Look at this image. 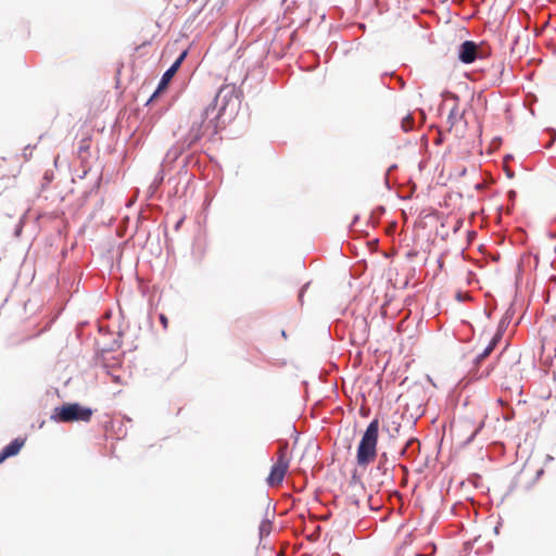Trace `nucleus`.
<instances>
[{
	"label": "nucleus",
	"mask_w": 556,
	"mask_h": 556,
	"mask_svg": "<svg viewBox=\"0 0 556 556\" xmlns=\"http://www.w3.org/2000/svg\"><path fill=\"white\" fill-rule=\"evenodd\" d=\"M242 85L243 79L239 86L236 83L223 85L200 115L193 116L188 132L177 140L186 152L195 148L205 136L213 140L220 129L237 117L242 103Z\"/></svg>",
	"instance_id": "obj_1"
},
{
	"label": "nucleus",
	"mask_w": 556,
	"mask_h": 556,
	"mask_svg": "<svg viewBox=\"0 0 556 556\" xmlns=\"http://www.w3.org/2000/svg\"><path fill=\"white\" fill-rule=\"evenodd\" d=\"M378 434H379V420L377 418L372 419L359 443L357 446L356 459L357 464L361 467H366L368 464L374 462L377 456V443H378Z\"/></svg>",
	"instance_id": "obj_2"
},
{
	"label": "nucleus",
	"mask_w": 556,
	"mask_h": 556,
	"mask_svg": "<svg viewBox=\"0 0 556 556\" xmlns=\"http://www.w3.org/2000/svg\"><path fill=\"white\" fill-rule=\"evenodd\" d=\"M93 415L91 407L84 406L78 402H67L54 407L50 420L58 424H70L75 421L88 422Z\"/></svg>",
	"instance_id": "obj_3"
},
{
	"label": "nucleus",
	"mask_w": 556,
	"mask_h": 556,
	"mask_svg": "<svg viewBox=\"0 0 556 556\" xmlns=\"http://www.w3.org/2000/svg\"><path fill=\"white\" fill-rule=\"evenodd\" d=\"M491 49L484 42L477 43L472 40H465L458 47V59L464 64H471L476 60L486 59Z\"/></svg>",
	"instance_id": "obj_4"
},
{
	"label": "nucleus",
	"mask_w": 556,
	"mask_h": 556,
	"mask_svg": "<svg viewBox=\"0 0 556 556\" xmlns=\"http://www.w3.org/2000/svg\"><path fill=\"white\" fill-rule=\"evenodd\" d=\"M122 336H123V332L119 331L117 334V338H115L112 342H110L109 344H106L104 346H100L99 342L97 340L94 341V354L92 357L94 365H100L104 369H109V367L111 366V361H115L118 364H121L119 359H116L115 357L110 358V357H108V354L121 349L122 343H123Z\"/></svg>",
	"instance_id": "obj_5"
},
{
	"label": "nucleus",
	"mask_w": 556,
	"mask_h": 556,
	"mask_svg": "<svg viewBox=\"0 0 556 556\" xmlns=\"http://www.w3.org/2000/svg\"><path fill=\"white\" fill-rule=\"evenodd\" d=\"M289 468V458L287 456V452L285 447H279L277 460L271 466L268 477L266 478V482L269 486L274 488L283 481V478Z\"/></svg>",
	"instance_id": "obj_6"
},
{
	"label": "nucleus",
	"mask_w": 556,
	"mask_h": 556,
	"mask_svg": "<svg viewBox=\"0 0 556 556\" xmlns=\"http://www.w3.org/2000/svg\"><path fill=\"white\" fill-rule=\"evenodd\" d=\"M275 507H271L270 500L268 497L265 498V507L264 515L258 526V536L260 541L264 538H267L273 530V521L275 519Z\"/></svg>",
	"instance_id": "obj_7"
},
{
	"label": "nucleus",
	"mask_w": 556,
	"mask_h": 556,
	"mask_svg": "<svg viewBox=\"0 0 556 556\" xmlns=\"http://www.w3.org/2000/svg\"><path fill=\"white\" fill-rule=\"evenodd\" d=\"M186 151L176 142L173 144L167 152L165 153L161 167L170 170L175 164V162L184 154Z\"/></svg>",
	"instance_id": "obj_8"
},
{
	"label": "nucleus",
	"mask_w": 556,
	"mask_h": 556,
	"mask_svg": "<svg viewBox=\"0 0 556 556\" xmlns=\"http://www.w3.org/2000/svg\"><path fill=\"white\" fill-rule=\"evenodd\" d=\"M206 155L202 156L197 152H190L184 156L187 165L190 168V172L199 173L202 179H206L203 176V162L205 161Z\"/></svg>",
	"instance_id": "obj_9"
},
{
	"label": "nucleus",
	"mask_w": 556,
	"mask_h": 556,
	"mask_svg": "<svg viewBox=\"0 0 556 556\" xmlns=\"http://www.w3.org/2000/svg\"><path fill=\"white\" fill-rule=\"evenodd\" d=\"M502 337L503 336H501V332L495 333L493 336V338L491 339L489 344L484 348V350L476 356V358L473 361L475 366H479L493 352V350L496 348L498 342L502 340Z\"/></svg>",
	"instance_id": "obj_10"
},
{
	"label": "nucleus",
	"mask_w": 556,
	"mask_h": 556,
	"mask_svg": "<svg viewBox=\"0 0 556 556\" xmlns=\"http://www.w3.org/2000/svg\"><path fill=\"white\" fill-rule=\"evenodd\" d=\"M25 442L26 438L17 437L13 439L9 444H7L1 451L3 452L7 458L16 456L25 445Z\"/></svg>",
	"instance_id": "obj_11"
},
{
	"label": "nucleus",
	"mask_w": 556,
	"mask_h": 556,
	"mask_svg": "<svg viewBox=\"0 0 556 556\" xmlns=\"http://www.w3.org/2000/svg\"><path fill=\"white\" fill-rule=\"evenodd\" d=\"M179 71V64H172L162 75L159 81V89H165L175 74Z\"/></svg>",
	"instance_id": "obj_12"
},
{
	"label": "nucleus",
	"mask_w": 556,
	"mask_h": 556,
	"mask_svg": "<svg viewBox=\"0 0 556 556\" xmlns=\"http://www.w3.org/2000/svg\"><path fill=\"white\" fill-rule=\"evenodd\" d=\"M190 173L191 172H190L189 166L187 165L186 161L182 159V162H181L178 173H177L178 180H177L176 186L173 191L174 195L179 194V185L182 182L184 178H186L190 175Z\"/></svg>",
	"instance_id": "obj_13"
},
{
	"label": "nucleus",
	"mask_w": 556,
	"mask_h": 556,
	"mask_svg": "<svg viewBox=\"0 0 556 556\" xmlns=\"http://www.w3.org/2000/svg\"><path fill=\"white\" fill-rule=\"evenodd\" d=\"M166 170L167 169L161 167L160 170L154 176V179H153V181L151 182V185L149 187V192H150L151 195L154 192H156L159 190V188L161 187V185L164 182L165 172Z\"/></svg>",
	"instance_id": "obj_14"
},
{
	"label": "nucleus",
	"mask_w": 556,
	"mask_h": 556,
	"mask_svg": "<svg viewBox=\"0 0 556 556\" xmlns=\"http://www.w3.org/2000/svg\"><path fill=\"white\" fill-rule=\"evenodd\" d=\"M419 451V441L416 438H410L406 441L405 446L402 448V454H409L413 456Z\"/></svg>",
	"instance_id": "obj_15"
},
{
	"label": "nucleus",
	"mask_w": 556,
	"mask_h": 556,
	"mask_svg": "<svg viewBox=\"0 0 556 556\" xmlns=\"http://www.w3.org/2000/svg\"><path fill=\"white\" fill-rule=\"evenodd\" d=\"M401 425L396 421H392L383 425L382 430L386 431L390 438H395L400 432Z\"/></svg>",
	"instance_id": "obj_16"
},
{
	"label": "nucleus",
	"mask_w": 556,
	"mask_h": 556,
	"mask_svg": "<svg viewBox=\"0 0 556 556\" xmlns=\"http://www.w3.org/2000/svg\"><path fill=\"white\" fill-rule=\"evenodd\" d=\"M386 76H390V77L394 78V79L396 80V83H397V85H399V87H400L401 89H403V88L405 87V81L403 80V78H401V77L396 76L394 72H392V73H388V72L383 73V74L381 75V80H383V78H384ZM382 84H383L388 89H393V87H392V86H390L389 84H386L384 81H382Z\"/></svg>",
	"instance_id": "obj_17"
},
{
	"label": "nucleus",
	"mask_w": 556,
	"mask_h": 556,
	"mask_svg": "<svg viewBox=\"0 0 556 556\" xmlns=\"http://www.w3.org/2000/svg\"><path fill=\"white\" fill-rule=\"evenodd\" d=\"M404 131H410L415 128V119L412 114L406 115L401 122Z\"/></svg>",
	"instance_id": "obj_18"
},
{
	"label": "nucleus",
	"mask_w": 556,
	"mask_h": 556,
	"mask_svg": "<svg viewBox=\"0 0 556 556\" xmlns=\"http://www.w3.org/2000/svg\"><path fill=\"white\" fill-rule=\"evenodd\" d=\"M463 117V114L459 115V118ZM458 118L457 105H454L447 116V124L450 125V129L456 124Z\"/></svg>",
	"instance_id": "obj_19"
},
{
	"label": "nucleus",
	"mask_w": 556,
	"mask_h": 556,
	"mask_svg": "<svg viewBox=\"0 0 556 556\" xmlns=\"http://www.w3.org/2000/svg\"><path fill=\"white\" fill-rule=\"evenodd\" d=\"M509 323H510V316H509L508 312H506V314L501 318V320L498 323L496 333L501 332V336H503V333L506 330Z\"/></svg>",
	"instance_id": "obj_20"
},
{
	"label": "nucleus",
	"mask_w": 556,
	"mask_h": 556,
	"mask_svg": "<svg viewBox=\"0 0 556 556\" xmlns=\"http://www.w3.org/2000/svg\"><path fill=\"white\" fill-rule=\"evenodd\" d=\"M197 177V173L194 172H191L190 175L186 178L182 179L184 181V187H182V190L181 192L179 191V194L177 197H181L182 194L186 193V191L188 190V188L190 187V185L193 182L194 178Z\"/></svg>",
	"instance_id": "obj_21"
},
{
	"label": "nucleus",
	"mask_w": 556,
	"mask_h": 556,
	"mask_svg": "<svg viewBox=\"0 0 556 556\" xmlns=\"http://www.w3.org/2000/svg\"><path fill=\"white\" fill-rule=\"evenodd\" d=\"M101 177H98L97 180L93 182L91 188L84 193L85 198L90 197L92 193L98 192L100 185H101Z\"/></svg>",
	"instance_id": "obj_22"
},
{
	"label": "nucleus",
	"mask_w": 556,
	"mask_h": 556,
	"mask_svg": "<svg viewBox=\"0 0 556 556\" xmlns=\"http://www.w3.org/2000/svg\"><path fill=\"white\" fill-rule=\"evenodd\" d=\"M204 254H205L204 249H201V248H199V247H194V248H193L192 256H193V258H194L198 263H200V262L203 260Z\"/></svg>",
	"instance_id": "obj_23"
},
{
	"label": "nucleus",
	"mask_w": 556,
	"mask_h": 556,
	"mask_svg": "<svg viewBox=\"0 0 556 556\" xmlns=\"http://www.w3.org/2000/svg\"><path fill=\"white\" fill-rule=\"evenodd\" d=\"M188 53H189V50L188 49H185L182 50L179 55L177 56V59L173 62V64H179V67L181 66V64L184 63V61L186 60V58L188 56Z\"/></svg>",
	"instance_id": "obj_24"
},
{
	"label": "nucleus",
	"mask_w": 556,
	"mask_h": 556,
	"mask_svg": "<svg viewBox=\"0 0 556 556\" xmlns=\"http://www.w3.org/2000/svg\"><path fill=\"white\" fill-rule=\"evenodd\" d=\"M387 460H388L387 454L386 453L381 454L380 460L377 465V470H381V471L386 472L387 471V467H386Z\"/></svg>",
	"instance_id": "obj_25"
},
{
	"label": "nucleus",
	"mask_w": 556,
	"mask_h": 556,
	"mask_svg": "<svg viewBox=\"0 0 556 556\" xmlns=\"http://www.w3.org/2000/svg\"><path fill=\"white\" fill-rule=\"evenodd\" d=\"M35 148H36V144H35V146L27 144V146L24 148L22 155H23V157H24L26 161H28V160H29V157H30V155H31V152H29V151H31V150H33V149H35Z\"/></svg>",
	"instance_id": "obj_26"
},
{
	"label": "nucleus",
	"mask_w": 556,
	"mask_h": 556,
	"mask_svg": "<svg viewBox=\"0 0 556 556\" xmlns=\"http://www.w3.org/2000/svg\"><path fill=\"white\" fill-rule=\"evenodd\" d=\"M98 331L102 336L111 334L110 327L100 323L98 324Z\"/></svg>",
	"instance_id": "obj_27"
},
{
	"label": "nucleus",
	"mask_w": 556,
	"mask_h": 556,
	"mask_svg": "<svg viewBox=\"0 0 556 556\" xmlns=\"http://www.w3.org/2000/svg\"><path fill=\"white\" fill-rule=\"evenodd\" d=\"M308 286H309V282L304 283V285L301 287L300 291H299V295H298V298H299V302H300V304H301V305L303 304L304 293H305V292H306V290L308 289Z\"/></svg>",
	"instance_id": "obj_28"
},
{
	"label": "nucleus",
	"mask_w": 556,
	"mask_h": 556,
	"mask_svg": "<svg viewBox=\"0 0 556 556\" xmlns=\"http://www.w3.org/2000/svg\"><path fill=\"white\" fill-rule=\"evenodd\" d=\"M547 131L549 132L551 135V140L548 142V144L546 146L547 148L551 147L553 144V142L556 140V130L553 129V128H548Z\"/></svg>",
	"instance_id": "obj_29"
},
{
	"label": "nucleus",
	"mask_w": 556,
	"mask_h": 556,
	"mask_svg": "<svg viewBox=\"0 0 556 556\" xmlns=\"http://www.w3.org/2000/svg\"><path fill=\"white\" fill-rule=\"evenodd\" d=\"M116 365H119V364L116 362ZM113 367H115V363H114V364H111V366L109 367V369H105V370H106V372H108L109 375H111V376L113 377V380H114L115 382H119V377H118V376H113V374H112V372H111V370H110V369H111V368H113Z\"/></svg>",
	"instance_id": "obj_30"
},
{
	"label": "nucleus",
	"mask_w": 556,
	"mask_h": 556,
	"mask_svg": "<svg viewBox=\"0 0 556 556\" xmlns=\"http://www.w3.org/2000/svg\"><path fill=\"white\" fill-rule=\"evenodd\" d=\"M396 167H397V166H396L395 164H393V165H391V166L388 168V170H387V174H386V185H387V187H388V188H390V186H389V178H388V175H389L392 170H394Z\"/></svg>",
	"instance_id": "obj_31"
},
{
	"label": "nucleus",
	"mask_w": 556,
	"mask_h": 556,
	"mask_svg": "<svg viewBox=\"0 0 556 556\" xmlns=\"http://www.w3.org/2000/svg\"><path fill=\"white\" fill-rule=\"evenodd\" d=\"M516 197H517V193H516V191H515V190H509V191L507 192V198H508V200H509L510 202H514V201H515V199H516Z\"/></svg>",
	"instance_id": "obj_32"
},
{
	"label": "nucleus",
	"mask_w": 556,
	"mask_h": 556,
	"mask_svg": "<svg viewBox=\"0 0 556 556\" xmlns=\"http://www.w3.org/2000/svg\"><path fill=\"white\" fill-rule=\"evenodd\" d=\"M494 368V366H491V367H488L485 370H483L480 375H479V378H484V377H488L491 372V370Z\"/></svg>",
	"instance_id": "obj_33"
},
{
	"label": "nucleus",
	"mask_w": 556,
	"mask_h": 556,
	"mask_svg": "<svg viewBox=\"0 0 556 556\" xmlns=\"http://www.w3.org/2000/svg\"><path fill=\"white\" fill-rule=\"evenodd\" d=\"M386 212V208L383 206H378L375 211H374V214H376L377 216H380L382 214H384Z\"/></svg>",
	"instance_id": "obj_34"
},
{
	"label": "nucleus",
	"mask_w": 556,
	"mask_h": 556,
	"mask_svg": "<svg viewBox=\"0 0 556 556\" xmlns=\"http://www.w3.org/2000/svg\"><path fill=\"white\" fill-rule=\"evenodd\" d=\"M160 321H161V324L164 326V328H166V327H167V323H168V320H167V317H166L164 314H161V315H160Z\"/></svg>",
	"instance_id": "obj_35"
},
{
	"label": "nucleus",
	"mask_w": 556,
	"mask_h": 556,
	"mask_svg": "<svg viewBox=\"0 0 556 556\" xmlns=\"http://www.w3.org/2000/svg\"><path fill=\"white\" fill-rule=\"evenodd\" d=\"M157 96L153 92L151 97L148 99L146 105H149Z\"/></svg>",
	"instance_id": "obj_36"
},
{
	"label": "nucleus",
	"mask_w": 556,
	"mask_h": 556,
	"mask_svg": "<svg viewBox=\"0 0 556 556\" xmlns=\"http://www.w3.org/2000/svg\"><path fill=\"white\" fill-rule=\"evenodd\" d=\"M5 459H8V458L5 457V455L3 454V452H2V451H0V465H1Z\"/></svg>",
	"instance_id": "obj_37"
},
{
	"label": "nucleus",
	"mask_w": 556,
	"mask_h": 556,
	"mask_svg": "<svg viewBox=\"0 0 556 556\" xmlns=\"http://www.w3.org/2000/svg\"><path fill=\"white\" fill-rule=\"evenodd\" d=\"M359 326H362L364 329H366V327H367L366 320L365 319H361L359 320Z\"/></svg>",
	"instance_id": "obj_38"
},
{
	"label": "nucleus",
	"mask_w": 556,
	"mask_h": 556,
	"mask_svg": "<svg viewBox=\"0 0 556 556\" xmlns=\"http://www.w3.org/2000/svg\"><path fill=\"white\" fill-rule=\"evenodd\" d=\"M420 119L424 122L426 119V114L424 111H419Z\"/></svg>",
	"instance_id": "obj_39"
},
{
	"label": "nucleus",
	"mask_w": 556,
	"mask_h": 556,
	"mask_svg": "<svg viewBox=\"0 0 556 556\" xmlns=\"http://www.w3.org/2000/svg\"><path fill=\"white\" fill-rule=\"evenodd\" d=\"M506 175L508 178H513L514 177V172L509 170V169H506Z\"/></svg>",
	"instance_id": "obj_40"
},
{
	"label": "nucleus",
	"mask_w": 556,
	"mask_h": 556,
	"mask_svg": "<svg viewBox=\"0 0 556 556\" xmlns=\"http://www.w3.org/2000/svg\"><path fill=\"white\" fill-rule=\"evenodd\" d=\"M143 219V217L140 215L137 220V231L139 230V224Z\"/></svg>",
	"instance_id": "obj_41"
},
{
	"label": "nucleus",
	"mask_w": 556,
	"mask_h": 556,
	"mask_svg": "<svg viewBox=\"0 0 556 556\" xmlns=\"http://www.w3.org/2000/svg\"><path fill=\"white\" fill-rule=\"evenodd\" d=\"M85 325H87V321H84V323H79L78 326H77V330L79 331V329L81 327H84Z\"/></svg>",
	"instance_id": "obj_42"
},
{
	"label": "nucleus",
	"mask_w": 556,
	"mask_h": 556,
	"mask_svg": "<svg viewBox=\"0 0 556 556\" xmlns=\"http://www.w3.org/2000/svg\"><path fill=\"white\" fill-rule=\"evenodd\" d=\"M240 65L239 59L233 63V68H237Z\"/></svg>",
	"instance_id": "obj_43"
},
{
	"label": "nucleus",
	"mask_w": 556,
	"mask_h": 556,
	"mask_svg": "<svg viewBox=\"0 0 556 556\" xmlns=\"http://www.w3.org/2000/svg\"><path fill=\"white\" fill-rule=\"evenodd\" d=\"M181 223H182V219L178 220V222L176 223V225H175V228H176V229H178V228H179V226L181 225Z\"/></svg>",
	"instance_id": "obj_44"
},
{
	"label": "nucleus",
	"mask_w": 556,
	"mask_h": 556,
	"mask_svg": "<svg viewBox=\"0 0 556 556\" xmlns=\"http://www.w3.org/2000/svg\"><path fill=\"white\" fill-rule=\"evenodd\" d=\"M162 90H163V89H159V86H157V87H156V89H155V91H154V93H155L156 96H159V94H160V92H161Z\"/></svg>",
	"instance_id": "obj_45"
},
{
	"label": "nucleus",
	"mask_w": 556,
	"mask_h": 556,
	"mask_svg": "<svg viewBox=\"0 0 556 556\" xmlns=\"http://www.w3.org/2000/svg\"><path fill=\"white\" fill-rule=\"evenodd\" d=\"M357 220H358V216H355L353 222H352V225H355Z\"/></svg>",
	"instance_id": "obj_46"
},
{
	"label": "nucleus",
	"mask_w": 556,
	"mask_h": 556,
	"mask_svg": "<svg viewBox=\"0 0 556 556\" xmlns=\"http://www.w3.org/2000/svg\"><path fill=\"white\" fill-rule=\"evenodd\" d=\"M452 98H453L454 100H456V101H458V99H459V98H458V96H456V94H452Z\"/></svg>",
	"instance_id": "obj_47"
},
{
	"label": "nucleus",
	"mask_w": 556,
	"mask_h": 556,
	"mask_svg": "<svg viewBox=\"0 0 556 556\" xmlns=\"http://www.w3.org/2000/svg\"><path fill=\"white\" fill-rule=\"evenodd\" d=\"M281 336H282L283 338H287V333H286V331H285V330H281Z\"/></svg>",
	"instance_id": "obj_48"
},
{
	"label": "nucleus",
	"mask_w": 556,
	"mask_h": 556,
	"mask_svg": "<svg viewBox=\"0 0 556 556\" xmlns=\"http://www.w3.org/2000/svg\"><path fill=\"white\" fill-rule=\"evenodd\" d=\"M543 473V469L538 471V477H540Z\"/></svg>",
	"instance_id": "obj_49"
},
{
	"label": "nucleus",
	"mask_w": 556,
	"mask_h": 556,
	"mask_svg": "<svg viewBox=\"0 0 556 556\" xmlns=\"http://www.w3.org/2000/svg\"><path fill=\"white\" fill-rule=\"evenodd\" d=\"M238 29H239V22L237 23L236 25V31L238 33Z\"/></svg>",
	"instance_id": "obj_50"
},
{
	"label": "nucleus",
	"mask_w": 556,
	"mask_h": 556,
	"mask_svg": "<svg viewBox=\"0 0 556 556\" xmlns=\"http://www.w3.org/2000/svg\"><path fill=\"white\" fill-rule=\"evenodd\" d=\"M416 556H426V555H424L421 553H417Z\"/></svg>",
	"instance_id": "obj_51"
},
{
	"label": "nucleus",
	"mask_w": 556,
	"mask_h": 556,
	"mask_svg": "<svg viewBox=\"0 0 556 556\" xmlns=\"http://www.w3.org/2000/svg\"><path fill=\"white\" fill-rule=\"evenodd\" d=\"M173 180H176V178H169L168 182H172Z\"/></svg>",
	"instance_id": "obj_52"
}]
</instances>
